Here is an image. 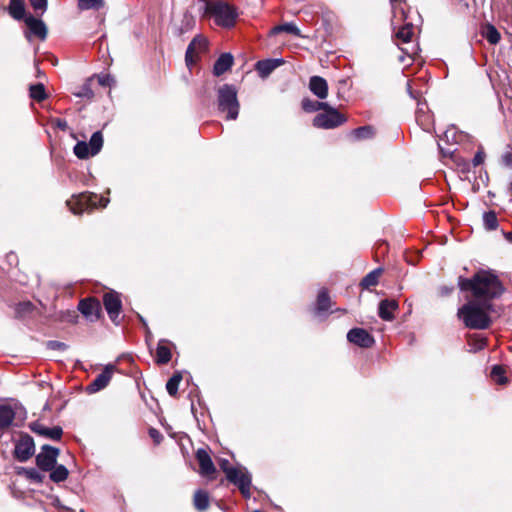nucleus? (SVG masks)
Wrapping results in <instances>:
<instances>
[{"label": "nucleus", "instance_id": "1", "mask_svg": "<svg viewBox=\"0 0 512 512\" xmlns=\"http://www.w3.org/2000/svg\"><path fill=\"white\" fill-rule=\"evenodd\" d=\"M458 287L463 292H471L473 299L489 302L499 298L504 292L498 276L487 270H479L471 278L459 276Z\"/></svg>", "mask_w": 512, "mask_h": 512}, {"label": "nucleus", "instance_id": "2", "mask_svg": "<svg viewBox=\"0 0 512 512\" xmlns=\"http://www.w3.org/2000/svg\"><path fill=\"white\" fill-rule=\"evenodd\" d=\"M493 311L494 306L491 302L471 299L458 309L457 316L465 327L475 330H485L489 328L492 323L490 313Z\"/></svg>", "mask_w": 512, "mask_h": 512}, {"label": "nucleus", "instance_id": "3", "mask_svg": "<svg viewBox=\"0 0 512 512\" xmlns=\"http://www.w3.org/2000/svg\"><path fill=\"white\" fill-rule=\"evenodd\" d=\"M237 94L232 84H223L217 89V107L221 113H226L227 120H236L238 117L240 104Z\"/></svg>", "mask_w": 512, "mask_h": 512}, {"label": "nucleus", "instance_id": "4", "mask_svg": "<svg viewBox=\"0 0 512 512\" xmlns=\"http://www.w3.org/2000/svg\"><path fill=\"white\" fill-rule=\"evenodd\" d=\"M219 467L226 474L228 481L236 485L245 498H249L251 475L247 469L232 467L227 459H221Z\"/></svg>", "mask_w": 512, "mask_h": 512}, {"label": "nucleus", "instance_id": "5", "mask_svg": "<svg viewBox=\"0 0 512 512\" xmlns=\"http://www.w3.org/2000/svg\"><path fill=\"white\" fill-rule=\"evenodd\" d=\"M108 202L109 199L107 198L98 197L96 194L84 192L78 195H73L69 200H67L66 204L73 214L79 215L98 206L104 208L107 206Z\"/></svg>", "mask_w": 512, "mask_h": 512}, {"label": "nucleus", "instance_id": "6", "mask_svg": "<svg viewBox=\"0 0 512 512\" xmlns=\"http://www.w3.org/2000/svg\"><path fill=\"white\" fill-rule=\"evenodd\" d=\"M205 13L212 15L215 23L224 28L233 27L238 17L237 9L226 2L206 4Z\"/></svg>", "mask_w": 512, "mask_h": 512}, {"label": "nucleus", "instance_id": "7", "mask_svg": "<svg viewBox=\"0 0 512 512\" xmlns=\"http://www.w3.org/2000/svg\"><path fill=\"white\" fill-rule=\"evenodd\" d=\"M324 113H320L313 119V126L322 129H333L346 122V118L338 112L337 109L328 105L324 109Z\"/></svg>", "mask_w": 512, "mask_h": 512}, {"label": "nucleus", "instance_id": "8", "mask_svg": "<svg viewBox=\"0 0 512 512\" xmlns=\"http://www.w3.org/2000/svg\"><path fill=\"white\" fill-rule=\"evenodd\" d=\"M60 450L50 445H43L40 453L36 456V464L42 471H50L57 463Z\"/></svg>", "mask_w": 512, "mask_h": 512}, {"label": "nucleus", "instance_id": "9", "mask_svg": "<svg viewBox=\"0 0 512 512\" xmlns=\"http://www.w3.org/2000/svg\"><path fill=\"white\" fill-rule=\"evenodd\" d=\"M35 452L34 440L28 434L21 435L15 444L14 456L20 462L27 461Z\"/></svg>", "mask_w": 512, "mask_h": 512}, {"label": "nucleus", "instance_id": "10", "mask_svg": "<svg viewBox=\"0 0 512 512\" xmlns=\"http://www.w3.org/2000/svg\"><path fill=\"white\" fill-rule=\"evenodd\" d=\"M103 304L111 321L118 325V317L122 308L119 295L115 292L106 293L103 297Z\"/></svg>", "mask_w": 512, "mask_h": 512}, {"label": "nucleus", "instance_id": "11", "mask_svg": "<svg viewBox=\"0 0 512 512\" xmlns=\"http://www.w3.org/2000/svg\"><path fill=\"white\" fill-rule=\"evenodd\" d=\"M29 427L35 434L54 441H59L63 435V430L60 426L47 427L40 421L30 423Z\"/></svg>", "mask_w": 512, "mask_h": 512}, {"label": "nucleus", "instance_id": "12", "mask_svg": "<svg viewBox=\"0 0 512 512\" xmlns=\"http://www.w3.org/2000/svg\"><path fill=\"white\" fill-rule=\"evenodd\" d=\"M78 310L87 320L94 322L99 319L101 306L98 300L94 298H88L79 302Z\"/></svg>", "mask_w": 512, "mask_h": 512}, {"label": "nucleus", "instance_id": "13", "mask_svg": "<svg viewBox=\"0 0 512 512\" xmlns=\"http://www.w3.org/2000/svg\"><path fill=\"white\" fill-rule=\"evenodd\" d=\"M347 340L362 348H369L374 344V338L362 328H353L347 333Z\"/></svg>", "mask_w": 512, "mask_h": 512}, {"label": "nucleus", "instance_id": "14", "mask_svg": "<svg viewBox=\"0 0 512 512\" xmlns=\"http://www.w3.org/2000/svg\"><path fill=\"white\" fill-rule=\"evenodd\" d=\"M115 366L112 364L106 365L103 371L90 383L88 390L92 393L104 389L110 382Z\"/></svg>", "mask_w": 512, "mask_h": 512}, {"label": "nucleus", "instance_id": "15", "mask_svg": "<svg viewBox=\"0 0 512 512\" xmlns=\"http://www.w3.org/2000/svg\"><path fill=\"white\" fill-rule=\"evenodd\" d=\"M196 459L200 466V474L203 476H211L215 473L216 468L209 453L205 449H198L196 452Z\"/></svg>", "mask_w": 512, "mask_h": 512}, {"label": "nucleus", "instance_id": "16", "mask_svg": "<svg viewBox=\"0 0 512 512\" xmlns=\"http://www.w3.org/2000/svg\"><path fill=\"white\" fill-rule=\"evenodd\" d=\"M309 89L319 99H325L328 96V83L323 77H310Z\"/></svg>", "mask_w": 512, "mask_h": 512}, {"label": "nucleus", "instance_id": "17", "mask_svg": "<svg viewBox=\"0 0 512 512\" xmlns=\"http://www.w3.org/2000/svg\"><path fill=\"white\" fill-rule=\"evenodd\" d=\"M25 24L29 28L31 34L37 36L39 39L44 40L47 37V27L45 23L33 16H28L24 19Z\"/></svg>", "mask_w": 512, "mask_h": 512}, {"label": "nucleus", "instance_id": "18", "mask_svg": "<svg viewBox=\"0 0 512 512\" xmlns=\"http://www.w3.org/2000/svg\"><path fill=\"white\" fill-rule=\"evenodd\" d=\"M283 63L284 60L281 58L260 60L256 63V70L258 71L260 77L266 78Z\"/></svg>", "mask_w": 512, "mask_h": 512}, {"label": "nucleus", "instance_id": "19", "mask_svg": "<svg viewBox=\"0 0 512 512\" xmlns=\"http://www.w3.org/2000/svg\"><path fill=\"white\" fill-rule=\"evenodd\" d=\"M398 309L396 300L384 299L379 303L378 314L384 321H392L394 319V311Z\"/></svg>", "mask_w": 512, "mask_h": 512}, {"label": "nucleus", "instance_id": "20", "mask_svg": "<svg viewBox=\"0 0 512 512\" xmlns=\"http://www.w3.org/2000/svg\"><path fill=\"white\" fill-rule=\"evenodd\" d=\"M234 58L230 53L221 54L218 59L215 61L213 66V74L215 76H220L227 72L233 65Z\"/></svg>", "mask_w": 512, "mask_h": 512}, {"label": "nucleus", "instance_id": "21", "mask_svg": "<svg viewBox=\"0 0 512 512\" xmlns=\"http://www.w3.org/2000/svg\"><path fill=\"white\" fill-rule=\"evenodd\" d=\"M15 418V411L9 405H0V429L9 428Z\"/></svg>", "mask_w": 512, "mask_h": 512}, {"label": "nucleus", "instance_id": "22", "mask_svg": "<svg viewBox=\"0 0 512 512\" xmlns=\"http://www.w3.org/2000/svg\"><path fill=\"white\" fill-rule=\"evenodd\" d=\"M167 340H160L156 349V362L158 364H167L172 357L170 348L167 346Z\"/></svg>", "mask_w": 512, "mask_h": 512}, {"label": "nucleus", "instance_id": "23", "mask_svg": "<svg viewBox=\"0 0 512 512\" xmlns=\"http://www.w3.org/2000/svg\"><path fill=\"white\" fill-rule=\"evenodd\" d=\"M281 32H286L297 37H302L300 29L293 22H287L273 27L270 31V35H276Z\"/></svg>", "mask_w": 512, "mask_h": 512}, {"label": "nucleus", "instance_id": "24", "mask_svg": "<svg viewBox=\"0 0 512 512\" xmlns=\"http://www.w3.org/2000/svg\"><path fill=\"white\" fill-rule=\"evenodd\" d=\"M8 11L11 17L15 20H22L25 16V5L23 0H10Z\"/></svg>", "mask_w": 512, "mask_h": 512}, {"label": "nucleus", "instance_id": "25", "mask_svg": "<svg viewBox=\"0 0 512 512\" xmlns=\"http://www.w3.org/2000/svg\"><path fill=\"white\" fill-rule=\"evenodd\" d=\"M330 308V297L326 289H322L317 297L315 311L317 314H322Z\"/></svg>", "mask_w": 512, "mask_h": 512}, {"label": "nucleus", "instance_id": "26", "mask_svg": "<svg viewBox=\"0 0 512 512\" xmlns=\"http://www.w3.org/2000/svg\"><path fill=\"white\" fill-rule=\"evenodd\" d=\"M69 471L64 465H56L50 470V479L55 482H63L68 478Z\"/></svg>", "mask_w": 512, "mask_h": 512}, {"label": "nucleus", "instance_id": "27", "mask_svg": "<svg viewBox=\"0 0 512 512\" xmlns=\"http://www.w3.org/2000/svg\"><path fill=\"white\" fill-rule=\"evenodd\" d=\"M194 506L199 511H204L209 506V495L203 490H198L194 494Z\"/></svg>", "mask_w": 512, "mask_h": 512}, {"label": "nucleus", "instance_id": "28", "mask_svg": "<svg viewBox=\"0 0 512 512\" xmlns=\"http://www.w3.org/2000/svg\"><path fill=\"white\" fill-rule=\"evenodd\" d=\"M302 109L305 111V112H308V113H311V112H315V111H318V110H323V109H327L328 108V104L325 103V102H319V101H315V100H311L309 98H304L302 100Z\"/></svg>", "mask_w": 512, "mask_h": 512}, {"label": "nucleus", "instance_id": "29", "mask_svg": "<svg viewBox=\"0 0 512 512\" xmlns=\"http://www.w3.org/2000/svg\"><path fill=\"white\" fill-rule=\"evenodd\" d=\"M382 270L380 268L374 269L369 272L361 281V286L363 288H370L372 286H376L378 284L379 277L381 275Z\"/></svg>", "mask_w": 512, "mask_h": 512}, {"label": "nucleus", "instance_id": "30", "mask_svg": "<svg viewBox=\"0 0 512 512\" xmlns=\"http://www.w3.org/2000/svg\"><path fill=\"white\" fill-rule=\"evenodd\" d=\"M505 368L501 365H494L491 369V378L494 382L499 385H504L508 382V378L506 377Z\"/></svg>", "mask_w": 512, "mask_h": 512}, {"label": "nucleus", "instance_id": "31", "mask_svg": "<svg viewBox=\"0 0 512 512\" xmlns=\"http://www.w3.org/2000/svg\"><path fill=\"white\" fill-rule=\"evenodd\" d=\"M89 147L91 149V156L96 155L99 153L103 146V136L100 131H96L92 134L90 141H89Z\"/></svg>", "mask_w": 512, "mask_h": 512}, {"label": "nucleus", "instance_id": "32", "mask_svg": "<svg viewBox=\"0 0 512 512\" xmlns=\"http://www.w3.org/2000/svg\"><path fill=\"white\" fill-rule=\"evenodd\" d=\"M29 94L33 100L38 102L43 101L47 97L44 85L41 83L30 85Z\"/></svg>", "mask_w": 512, "mask_h": 512}, {"label": "nucleus", "instance_id": "33", "mask_svg": "<svg viewBox=\"0 0 512 512\" xmlns=\"http://www.w3.org/2000/svg\"><path fill=\"white\" fill-rule=\"evenodd\" d=\"M105 5V0H78L80 10H99Z\"/></svg>", "mask_w": 512, "mask_h": 512}, {"label": "nucleus", "instance_id": "34", "mask_svg": "<svg viewBox=\"0 0 512 512\" xmlns=\"http://www.w3.org/2000/svg\"><path fill=\"white\" fill-rule=\"evenodd\" d=\"M182 380L181 373H175L166 383V390L171 396H175L178 392L179 384Z\"/></svg>", "mask_w": 512, "mask_h": 512}, {"label": "nucleus", "instance_id": "35", "mask_svg": "<svg viewBox=\"0 0 512 512\" xmlns=\"http://www.w3.org/2000/svg\"><path fill=\"white\" fill-rule=\"evenodd\" d=\"M483 36L488 40L491 44H497L500 41V33L498 30L491 24H487L483 30Z\"/></svg>", "mask_w": 512, "mask_h": 512}, {"label": "nucleus", "instance_id": "36", "mask_svg": "<svg viewBox=\"0 0 512 512\" xmlns=\"http://www.w3.org/2000/svg\"><path fill=\"white\" fill-rule=\"evenodd\" d=\"M413 36V26L411 24H406L401 27L396 33V38L402 43H409Z\"/></svg>", "mask_w": 512, "mask_h": 512}, {"label": "nucleus", "instance_id": "37", "mask_svg": "<svg viewBox=\"0 0 512 512\" xmlns=\"http://www.w3.org/2000/svg\"><path fill=\"white\" fill-rule=\"evenodd\" d=\"M483 224L487 230H495L498 227V219L494 211H488L483 214Z\"/></svg>", "mask_w": 512, "mask_h": 512}, {"label": "nucleus", "instance_id": "38", "mask_svg": "<svg viewBox=\"0 0 512 512\" xmlns=\"http://www.w3.org/2000/svg\"><path fill=\"white\" fill-rule=\"evenodd\" d=\"M34 309V305L30 301L20 302L15 307V314L18 318H24Z\"/></svg>", "mask_w": 512, "mask_h": 512}, {"label": "nucleus", "instance_id": "39", "mask_svg": "<svg viewBox=\"0 0 512 512\" xmlns=\"http://www.w3.org/2000/svg\"><path fill=\"white\" fill-rule=\"evenodd\" d=\"M73 151L79 159H86L91 155V149L89 145L84 141L77 142Z\"/></svg>", "mask_w": 512, "mask_h": 512}, {"label": "nucleus", "instance_id": "40", "mask_svg": "<svg viewBox=\"0 0 512 512\" xmlns=\"http://www.w3.org/2000/svg\"><path fill=\"white\" fill-rule=\"evenodd\" d=\"M373 134L374 131L371 126H362L352 131L353 137L357 140L371 138Z\"/></svg>", "mask_w": 512, "mask_h": 512}, {"label": "nucleus", "instance_id": "41", "mask_svg": "<svg viewBox=\"0 0 512 512\" xmlns=\"http://www.w3.org/2000/svg\"><path fill=\"white\" fill-rule=\"evenodd\" d=\"M194 25H195V18L193 17V15L189 12H185L183 15L181 31L187 32V31L191 30L194 27Z\"/></svg>", "mask_w": 512, "mask_h": 512}, {"label": "nucleus", "instance_id": "42", "mask_svg": "<svg viewBox=\"0 0 512 512\" xmlns=\"http://www.w3.org/2000/svg\"><path fill=\"white\" fill-rule=\"evenodd\" d=\"M30 5L36 12H40V14H44L47 10L48 1L47 0H29Z\"/></svg>", "mask_w": 512, "mask_h": 512}, {"label": "nucleus", "instance_id": "43", "mask_svg": "<svg viewBox=\"0 0 512 512\" xmlns=\"http://www.w3.org/2000/svg\"><path fill=\"white\" fill-rule=\"evenodd\" d=\"M98 82L101 86H108V87H112L116 83L114 77L111 76L110 74L98 75Z\"/></svg>", "mask_w": 512, "mask_h": 512}, {"label": "nucleus", "instance_id": "44", "mask_svg": "<svg viewBox=\"0 0 512 512\" xmlns=\"http://www.w3.org/2000/svg\"><path fill=\"white\" fill-rule=\"evenodd\" d=\"M76 96L91 99L94 96V93L89 84H84L80 91L76 93Z\"/></svg>", "mask_w": 512, "mask_h": 512}, {"label": "nucleus", "instance_id": "45", "mask_svg": "<svg viewBox=\"0 0 512 512\" xmlns=\"http://www.w3.org/2000/svg\"><path fill=\"white\" fill-rule=\"evenodd\" d=\"M67 345L64 342L51 340L47 342V348L51 350L64 351L67 349Z\"/></svg>", "mask_w": 512, "mask_h": 512}, {"label": "nucleus", "instance_id": "46", "mask_svg": "<svg viewBox=\"0 0 512 512\" xmlns=\"http://www.w3.org/2000/svg\"><path fill=\"white\" fill-rule=\"evenodd\" d=\"M193 45H194V41L191 42L186 50V54H185V61H186V64L188 66H190L191 64L194 63V58H193V55H194V48H193Z\"/></svg>", "mask_w": 512, "mask_h": 512}, {"label": "nucleus", "instance_id": "47", "mask_svg": "<svg viewBox=\"0 0 512 512\" xmlns=\"http://www.w3.org/2000/svg\"><path fill=\"white\" fill-rule=\"evenodd\" d=\"M149 436L153 439V441L156 443V444H159L162 439H163V436L162 434L155 428H150L149 429Z\"/></svg>", "mask_w": 512, "mask_h": 512}, {"label": "nucleus", "instance_id": "48", "mask_svg": "<svg viewBox=\"0 0 512 512\" xmlns=\"http://www.w3.org/2000/svg\"><path fill=\"white\" fill-rule=\"evenodd\" d=\"M484 158H485L484 152L478 151L472 160L473 166L476 167V166H479L480 164H482L484 161Z\"/></svg>", "mask_w": 512, "mask_h": 512}, {"label": "nucleus", "instance_id": "49", "mask_svg": "<svg viewBox=\"0 0 512 512\" xmlns=\"http://www.w3.org/2000/svg\"><path fill=\"white\" fill-rule=\"evenodd\" d=\"M453 290H454V288L452 286H441L439 288V292L442 296L449 295L450 293H452Z\"/></svg>", "mask_w": 512, "mask_h": 512}, {"label": "nucleus", "instance_id": "50", "mask_svg": "<svg viewBox=\"0 0 512 512\" xmlns=\"http://www.w3.org/2000/svg\"><path fill=\"white\" fill-rule=\"evenodd\" d=\"M56 125L62 131H65L68 128L67 122L63 119H57Z\"/></svg>", "mask_w": 512, "mask_h": 512}, {"label": "nucleus", "instance_id": "51", "mask_svg": "<svg viewBox=\"0 0 512 512\" xmlns=\"http://www.w3.org/2000/svg\"><path fill=\"white\" fill-rule=\"evenodd\" d=\"M28 475H29V477L31 479L38 480V481L41 480V476L39 475V473L35 469L30 470L28 472Z\"/></svg>", "mask_w": 512, "mask_h": 512}, {"label": "nucleus", "instance_id": "52", "mask_svg": "<svg viewBox=\"0 0 512 512\" xmlns=\"http://www.w3.org/2000/svg\"><path fill=\"white\" fill-rule=\"evenodd\" d=\"M504 161H505V163H506L507 165H511V164H512V156H511V155H509V154H506V155L504 156Z\"/></svg>", "mask_w": 512, "mask_h": 512}, {"label": "nucleus", "instance_id": "53", "mask_svg": "<svg viewBox=\"0 0 512 512\" xmlns=\"http://www.w3.org/2000/svg\"><path fill=\"white\" fill-rule=\"evenodd\" d=\"M505 238L512 243V232L504 233Z\"/></svg>", "mask_w": 512, "mask_h": 512}, {"label": "nucleus", "instance_id": "54", "mask_svg": "<svg viewBox=\"0 0 512 512\" xmlns=\"http://www.w3.org/2000/svg\"><path fill=\"white\" fill-rule=\"evenodd\" d=\"M140 321L143 323V325H146V322L143 318H140Z\"/></svg>", "mask_w": 512, "mask_h": 512}, {"label": "nucleus", "instance_id": "55", "mask_svg": "<svg viewBox=\"0 0 512 512\" xmlns=\"http://www.w3.org/2000/svg\"><path fill=\"white\" fill-rule=\"evenodd\" d=\"M140 321L143 323V325H146V322L143 318H140Z\"/></svg>", "mask_w": 512, "mask_h": 512}, {"label": "nucleus", "instance_id": "56", "mask_svg": "<svg viewBox=\"0 0 512 512\" xmlns=\"http://www.w3.org/2000/svg\"><path fill=\"white\" fill-rule=\"evenodd\" d=\"M140 321L143 323V325H146V322L143 318H140Z\"/></svg>", "mask_w": 512, "mask_h": 512}, {"label": "nucleus", "instance_id": "57", "mask_svg": "<svg viewBox=\"0 0 512 512\" xmlns=\"http://www.w3.org/2000/svg\"><path fill=\"white\" fill-rule=\"evenodd\" d=\"M140 321L143 323V325H146V322L143 318H140Z\"/></svg>", "mask_w": 512, "mask_h": 512}, {"label": "nucleus", "instance_id": "58", "mask_svg": "<svg viewBox=\"0 0 512 512\" xmlns=\"http://www.w3.org/2000/svg\"><path fill=\"white\" fill-rule=\"evenodd\" d=\"M407 87H408L410 95L412 96V93L410 92V84L409 83L407 84Z\"/></svg>", "mask_w": 512, "mask_h": 512}, {"label": "nucleus", "instance_id": "59", "mask_svg": "<svg viewBox=\"0 0 512 512\" xmlns=\"http://www.w3.org/2000/svg\"><path fill=\"white\" fill-rule=\"evenodd\" d=\"M399 60H400V62H404V57H403V56H401V57L399 58Z\"/></svg>", "mask_w": 512, "mask_h": 512}, {"label": "nucleus", "instance_id": "60", "mask_svg": "<svg viewBox=\"0 0 512 512\" xmlns=\"http://www.w3.org/2000/svg\"><path fill=\"white\" fill-rule=\"evenodd\" d=\"M510 191L512 193V180H511V183H510Z\"/></svg>", "mask_w": 512, "mask_h": 512}, {"label": "nucleus", "instance_id": "61", "mask_svg": "<svg viewBox=\"0 0 512 512\" xmlns=\"http://www.w3.org/2000/svg\"><path fill=\"white\" fill-rule=\"evenodd\" d=\"M253 512H261V511H260V510H255V511H253Z\"/></svg>", "mask_w": 512, "mask_h": 512}]
</instances>
